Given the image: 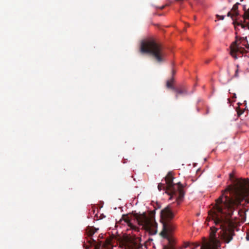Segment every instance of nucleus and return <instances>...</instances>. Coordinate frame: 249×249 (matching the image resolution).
<instances>
[{
  "instance_id": "nucleus-23",
  "label": "nucleus",
  "mask_w": 249,
  "mask_h": 249,
  "mask_svg": "<svg viewBox=\"0 0 249 249\" xmlns=\"http://www.w3.org/2000/svg\"><path fill=\"white\" fill-rule=\"evenodd\" d=\"M242 113V112H240V111H239L237 112V114L238 116H240Z\"/></svg>"
},
{
  "instance_id": "nucleus-26",
  "label": "nucleus",
  "mask_w": 249,
  "mask_h": 249,
  "mask_svg": "<svg viewBox=\"0 0 249 249\" xmlns=\"http://www.w3.org/2000/svg\"><path fill=\"white\" fill-rule=\"evenodd\" d=\"M164 6H161V7L160 9H163V8H164Z\"/></svg>"
},
{
  "instance_id": "nucleus-17",
  "label": "nucleus",
  "mask_w": 249,
  "mask_h": 249,
  "mask_svg": "<svg viewBox=\"0 0 249 249\" xmlns=\"http://www.w3.org/2000/svg\"><path fill=\"white\" fill-rule=\"evenodd\" d=\"M244 20L247 19H249V12H245L244 16Z\"/></svg>"
},
{
  "instance_id": "nucleus-14",
  "label": "nucleus",
  "mask_w": 249,
  "mask_h": 249,
  "mask_svg": "<svg viewBox=\"0 0 249 249\" xmlns=\"http://www.w3.org/2000/svg\"><path fill=\"white\" fill-rule=\"evenodd\" d=\"M236 67V69H235V73L233 75V76L234 77H238V72H239V65H236L235 66Z\"/></svg>"
},
{
  "instance_id": "nucleus-18",
  "label": "nucleus",
  "mask_w": 249,
  "mask_h": 249,
  "mask_svg": "<svg viewBox=\"0 0 249 249\" xmlns=\"http://www.w3.org/2000/svg\"><path fill=\"white\" fill-rule=\"evenodd\" d=\"M163 249H175L172 245H170L169 246H164L163 248Z\"/></svg>"
},
{
  "instance_id": "nucleus-27",
  "label": "nucleus",
  "mask_w": 249,
  "mask_h": 249,
  "mask_svg": "<svg viewBox=\"0 0 249 249\" xmlns=\"http://www.w3.org/2000/svg\"><path fill=\"white\" fill-rule=\"evenodd\" d=\"M233 97L236 98V94L235 93L233 94Z\"/></svg>"
},
{
  "instance_id": "nucleus-7",
  "label": "nucleus",
  "mask_w": 249,
  "mask_h": 249,
  "mask_svg": "<svg viewBox=\"0 0 249 249\" xmlns=\"http://www.w3.org/2000/svg\"><path fill=\"white\" fill-rule=\"evenodd\" d=\"M230 50L231 55L235 59L237 58V55L238 54H242L246 51L244 48L239 46L237 40L232 42L231 45Z\"/></svg>"
},
{
  "instance_id": "nucleus-8",
  "label": "nucleus",
  "mask_w": 249,
  "mask_h": 249,
  "mask_svg": "<svg viewBox=\"0 0 249 249\" xmlns=\"http://www.w3.org/2000/svg\"><path fill=\"white\" fill-rule=\"evenodd\" d=\"M125 249H139L141 245L138 243L137 239L131 237H127L124 241Z\"/></svg>"
},
{
  "instance_id": "nucleus-10",
  "label": "nucleus",
  "mask_w": 249,
  "mask_h": 249,
  "mask_svg": "<svg viewBox=\"0 0 249 249\" xmlns=\"http://www.w3.org/2000/svg\"><path fill=\"white\" fill-rule=\"evenodd\" d=\"M238 214L239 215L240 221L243 223L245 221L246 218V214L245 211L240 210L238 211Z\"/></svg>"
},
{
  "instance_id": "nucleus-24",
  "label": "nucleus",
  "mask_w": 249,
  "mask_h": 249,
  "mask_svg": "<svg viewBox=\"0 0 249 249\" xmlns=\"http://www.w3.org/2000/svg\"><path fill=\"white\" fill-rule=\"evenodd\" d=\"M175 72H176V71L174 70H172V75H174L175 74Z\"/></svg>"
},
{
  "instance_id": "nucleus-21",
  "label": "nucleus",
  "mask_w": 249,
  "mask_h": 249,
  "mask_svg": "<svg viewBox=\"0 0 249 249\" xmlns=\"http://www.w3.org/2000/svg\"><path fill=\"white\" fill-rule=\"evenodd\" d=\"M103 238V235L102 234H100L98 236V239L96 240L97 241H98L99 240H100V239H101V238Z\"/></svg>"
},
{
  "instance_id": "nucleus-4",
  "label": "nucleus",
  "mask_w": 249,
  "mask_h": 249,
  "mask_svg": "<svg viewBox=\"0 0 249 249\" xmlns=\"http://www.w3.org/2000/svg\"><path fill=\"white\" fill-rule=\"evenodd\" d=\"M132 214L138 224L142 226V229L148 231L150 235L156 234L157 232L158 224L155 217L151 213L147 214L133 212Z\"/></svg>"
},
{
  "instance_id": "nucleus-13",
  "label": "nucleus",
  "mask_w": 249,
  "mask_h": 249,
  "mask_svg": "<svg viewBox=\"0 0 249 249\" xmlns=\"http://www.w3.org/2000/svg\"><path fill=\"white\" fill-rule=\"evenodd\" d=\"M173 78L170 81H168L166 83V86L168 88H171L174 89H175V88L172 85V82H173Z\"/></svg>"
},
{
  "instance_id": "nucleus-19",
  "label": "nucleus",
  "mask_w": 249,
  "mask_h": 249,
  "mask_svg": "<svg viewBox=\"0 0 249 249\" xmlns=\"http://www.w3.org/2000/svg\"><path fill=\"white\" fill-rule=\"evenodd\" d=\"M232 15H233V18L237 17L239 15L238 11H232Z\"/></svg>"
},
{
  "instance_id": "nucleus-11",
  "label": "nucleus",
  "mask_w": 249,
  "mask_h": 249,
  "mask_svg": "<svg viewBox=\"0 0 249 249\" xmlns=\"http://www.w3.org/2000/svg\"><path fill=\"white\" fill-rule=\"evenodd\" d=\"M174 90H175V91L177 92V95L176 96V99L178 98V94H186L187 93V90L185 88L183 89H174Z\"/></svg>"
},
{
  "instance_id": "nucleus-9",
  "label": "nucleus",
  "mask_w": 249,
  "mask_h": 249,
  "mask_svg": "<svg viewBox=\"0 0 249 249\" xmlns=\"http://www.w3.org/2000/svg\"><path fill=\"white\" fill-rule=\"evenodd\" d=\"M228 17H230L232 20H233V24L234 25L235 29L236 30H237V26H241L242 28L243 29H246L248 28L249 29V23H246L245 21L244 22H242V21L238 22L234 18H233V15H232V13L231 11L229 12L227 14Z\"/></svg>"
},
{
  "instance_id": "nucleus-25",
  "label": "nucleus",
  "mask_w": 249,
  "mask_h": 249,
  "mask_svg": "<svg viewBox=\"0 0 249 249\" xmlns=\"http://www.w3.org/2000/svg\"><path fill=\"white\" fill-rule=\"evenodd\" d=\"M246 238L247 240H249V237H248V236L246 237Z\"/></svg>"
},
{
  "instance_id": "nucleus-5",
  "label": "nucleus",
  "mask_w": 249,
  "mask_h": 249,
  "mask_svg": "<svg viewBox=\"0 0 249 249\" xmlns=\"http://www.w3.org/2000/svg\"><path fill=\"white\" fill-rule=\"evenodd\" d=\"M173 179V174L171 172H169L165 177L166 190L169 192V194L171 196L170 199L175 197L177 200L180 201L184 196L183 186L180 182L174 183Z\"/></svg>"
},
{
  "instance_id": "nucleus-1",
  "label": "nucleus",
  "mask_w": 249,
  "mask_h": 249,
  "mask_svg": "<svg viewBox=\"0 0 249 249\" xmlns=\"http://www.w3.org/2000/svg\"><path fill=\"white\" fill-rule=\"evenodd\" d=\"M230 179L233 184L228 185L222 191V195L216 200L213 209L208 212L209 220L213 221L218 230L223 231V238L229 243L234 235L233 231L228 229L231 224V216L236 206L241 201L249 196V182L245 179L234 178L232 173L229 175Z\"/></svg>"
},
{
  "instance_id": "nucleus-2",
  "label": "nucleus",
  "mask_w": 249,
  "mask_h": 249,
  "mask_svg": "<svg viewBox=\"0 0 249 249\" xmlns=\"http://www.w3.org/2000/svg\"><path fill=\"white\" fill-rule=\"evenodd\" d=\"M140 52L142 53H149L158 63L165 61V53L162 46L153 40L142 41Z\"/></svg>"
},
{
  "instance_id": "nucleus-15",
  "label": "nucleus",
  "mask_w": 249,
  "mask_h": 249,
  "mask_svg": "<svg viewBox=\"0 0 249 249\" xmlns=\"http://www.w3.org/2000/svg\"><path fill=\"white\" fill-rule=\"evenodd\" d=\"M238 5H239V3L237 2L235 3L232 7L231 9V11H238Z\"/></svg>"
},
{
  "instance_id": "nucleus-20",
  "label": "nucleus",
  "mask_w": 249,
  "mask_h": 249,
  "mask_svg": "<svg viewBox=\"0 0 249 249\" xmlns=\"http://www.w3.org/2000/svg\"><path fill=\"white\" fill-rule=\"evenodd\" d=\"M216 17L220 20H223L224 19V16L217 15Z\"/></svg>"
},
{
  "instance_id": "nucleus-6",
  "label": "nucleus",
  "mask_w": 249,
  "mask_h": 249,
  "mask_svg": "<svg viewBox=\"0 0 249 249\" xmlns=\"http://www.w3.org/2000/svg\"><path fill=\"white\" fill-rule=\"evenodd\" d=\"M218 228H215V227L213 226L211 228L210 236L213 240V244H204L201 247L200 249H217L219 246L215 237V234Z\"/></svg>"
},
{
  "instance_id": "nucleus-22",
  "label": "nucleus",
  "mask_w": 249,
  "mask_h": 249,
  "mask_svg": "<svg viewBox=\"0 0 249 249\" xmlns=\"http://www.w3.org/2000/svg\"><path fill=\"white\" fill-rule=\"evenodd\" d=\"M189 245H190V244L189 243H185L184 248H187V247H189Z\"/></svg>"
},
{
  "instance_id": "nucleus-12",
  "label": "nucleus",
  "mask_w": 249,
  "mask_h": 249,
  "mask_svg": "<svg viewBox=\"0 0 249 249\" xmlns=\"http://www.w3.org/2000/svg\"><path fill=\"white\" fill-rule=\"evenodd\" d=\"M125 221L127 223L128 225V226L130 227V228H131L132 229H133V230H135V231L138 229V228L136 226H135L133 225V224L130 222V220H128V219H125Z\"/></svg>"
},
{
  "instance_id": "nucleus-16",
  "label": "nucleus",
  "mask_w": 249,
  "mask_h": 249,
  "mask_svg": "<svg viewBox=\"0 0 249 249\" xmlns=\"http://www.w3.org/2000/svg\"><path fill=\"white\" fill-rule=\"evenodd\" d=\"M165 187V184L162 183H159L158 186V188L159 191H161L163 188Z\"/></svg>"
},
{
  "instance_id": "nucleus-3",
  "label": "nucleus",
  "mask_w": 249,
  "mask_h": 249,
  "mask_svg": "<svg viewBox=\"0 0 249 249\" xmlns=\"http://www.w3.org/2000/svg\"><path fill=\"white\" fill-rule=\"evenodd\" d=\"M174 216V214L169 206L160 211L161 222L163 227L160 235L163 238L167 239L169 243L171 242L170 234L176 228L175 225L171 221Z\"/></svg>"
}]
</instances>
